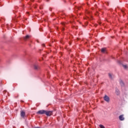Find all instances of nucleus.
I'll list each match as a JSON object with an SVG mask.
<instances>
[{
    "label": "nucleus",
    "mask_w": 128,
    "mask_h": 128,
    "mask_svg": "<svg viewBox=\"0 0 128 128\" xmlns=\"http://www.w3.org/2000/svg\"><path fill=\"white\" fill-rule=\"evenodd\" d=\"M38 114H46L48 116H50L52 114V111L46 112L45 110H40L36 112Z\"/></svg>",
    "instance_id": "1"
},
{
    "label": "nucleus",
    "mask_w": 128,
    "mask_h": 128,
    "mask_svg": "<svg viewBox=\"0 0 128 128\" xmlns=\"http://www.w3.org/2000/svg\"><path fill=\"white\" fill-rule=\"evenodd\" d=\"M103 98L105 102H110V97L108 96V95L106 94L104 95V96L103 97Z\"/></svg>",
    "instance_id": "2"
},
{
    "label": "nucleus",
    "mask_w": 128,
    "mask_h": 128,
    "mask_svg": "<svg viewBox=\"0 0 128 128\" xmlns=\"http://www.w3.org/2000/svg\"><path fill=\"white\" fill-rule=\"evenodd\" d=\"M118 64H122V66H123V68H124L125 70H126V68H128V65H126V64H125V65H124V64H122V61H120V60H118Z\"/></svg>",
    "instance_id": "3"
},
{
    "label": "nucleus",
    "mask_w": 128,
    "mask_h": 128,
    "mask_svg": "<svg viewBox=\"0 0 128 128\" xmlns=\"http://www.w3.org/2000/svg\"><path fill=\"white\" fill-rule=\"evenodd\" d=\"M116 96H120V90L118 88H116Z\"/></svg>",
    "instance_id": "4"
},
{
    "label": "nucleus",
    "mask_w": 128,
    "mask_h": 128,
    "mask_svg": "<svg viewBox=\"0 0 128 128\" xmlns=\"http://www.w3.org/2000/svg\"><path fill=\"white\" fill-rule=\"evenodd\" d=\"M120 84L121 86H124V81H122V80H120Z\"/></svg>",
    "instance_id": "5"
},
{
    "label": "nucleus",
    "mask_w": 128,
    "mask_h": 128,
    "mask_svg": "<svg viewBox=\"0 0 128 128\" xmlns=\"http://www.w3.org/2000/svg\"><path fill=\"white\" fill-rule=\"evenodd\" d=\"M108 75L110 80H114V76H112V74L111 73H108Z\"/></svg>",
    "instance_id": "6"
},
{
    "label": "nucleus",
    "mask_w": 128,
    "mask_h": 128,
    "mask_svg": "<svg viewBox=\"0 0 128 128\" xmlns=\"http://www.w3.org/2000/svg\"><path fill=\"white\" fill-rule=\"evenodd\" d=\"M20 116L22 118H24V116H26V112H24V111H22L20 113Z\"/></svg>",
    "instance_id": "7"
},
{
    "label": "nucleus",
    "mask_w": 128,
    "mask_h": 128,
    "mask_svg": "<svg viewBox=\"0 0 128 128\" xmlns=\"http://www.w3.org/2000/svg\"><path fill=\"white\" fill-rule=\"evenodd\" d=\"M119 119L120 120H124V115H120L119 116Z\"/></svg>",
    "instance_id": "8"
},
{
    "label": "nucleus",
    "mask_w": 128,
    "mask_h": 128,
    "mask_svg": "<svg viewBox=\"0 0 128 128\" xmlns=\"http://www.w3.org/2000/svg\"><path fill=\"white\" fill-rule=\"evenodd\" d=\"M28 38H30V36H28V35H27L24 38V40H28Z\"/></svg>",
    "instance_id": "9"
},
{
    "label": "nucleus",
    "mask_w": 128,
    "mask_h": 128,
    "mask_svg": "<svg viewBox=\"0 0 128 128\" xmlns=\"http://www.w3.org/2000/svg\"><path fill=\"white\" fill-rule=\"evenodd\" d=\"M34 70H38V68H40V66L34 65Z\"/></svg>",
    "instance_id": "10"
},
{
    "label": "nucleus",
    "mask_w": 128,
    "mask_h": 128,
    "mask_svg": "<svg viewBox=\"0 0 128 128\" xmlns=\"http://www.w3.org/2000/svg\"><path fill=\"white\" fill-rule=\"evenodd\" d=\"M102 52H106V48H102L101 50Z\"/></svg>",
    "instance_id": "11"
},
{
    "label": "nucleus",
    "mask_w": 128,
    "mask_h": 128,
    "mask_svg": "<svg viewBox=\"0 0 128 128\" xmlns=\"http://www.w3.org/2000/svg\"><path fill=\"white\" fill-rule=\"evenodd\" d=\"M99 126H100V128H106L104 127V125H102V124H100Z\"/></svg>",
    "instance_id": "12"
},
{
    "label": "nucleus",
    "mask_w": 128,
    "mask_h": 128,
    "mask_svg": "<svg viewBox=\"0 0 128 128\" xmlns=\"http://www.w3.org/2000/svg\"><path fill=\"white\" fill-rule=\"evenodd\" d=\"M88 18L89 20H90V18L88 16H86V18H84V20H88Z\"/></svg>",
    "instance_id": "13"
},
{
    "label": "nucleus",
    "mask_w": 128,
    "mask_h": 128,
    "mask_svg": "<svg viewBox=\"0 0 128 128\" xmlns=\"http://www.w3.org/2000/svg\"><path fill=\"white\" fill-rule=\"evenodd\" d=\"M76 8H78V10H80V7H77L76 6Z\"/></svg>",
    "instance_id": "14"
},
{
    "label": "nucleus",
    "mask_w": 128,
    "mask_h": 128,
    "mask_svg": "<svg viewBox=\"0 0 128 128\" xmlns=\"http://www.w3.org/2000/svg\"><path fill=\"white\" fill-rule=\"evenodd\" d=\"M86 14H90V12H88V11H86Z\"/></svg>",
    "instance_id": "15"
},
{
    "label": "nucleus",
    "mask_w": 128,
    "mask_h": 128,
    "mask_svg": "<svg viewBox=\"0 0 128 128\" xmlns=\"http://www.w3.org/2000/svg\"><path fill=\"white\" fill-rule=\"evenodd\" d=\"M62 26H64V22H62Z\"/></svg>",
    "instance_id": "16"
},
{
    "label": "nucleus",
    "mask_w": 128,
    "mask_h": 128,
    "mask_svg": "<svg viewBox=\"0 0 128 128\" xmlns=\"http://www.w3.org/2000/svg\"><path fill=\"white\" fill-rule=\"evenodd\" d=\"M43 46H46V44H42Z\"/></svg>",
    "instance_id": "17"
},
{
    "label": "nucleus",
    "mask_w": 128,
    "mask_h": 128,
    "mask_svg": "<svg viewBox=\"0 0 128 128\" xmlns=\"http://www.w3.org/2000/svg\"><path fill=\"white\" fill-rule=\"evenodd\" d=\"M62 30H64V28H62Z\"/></svg>",
    "instance_id": "18"
},
{
    "label": "nucleus",
    "mask_w": 128,
    "mask_h": 128,
    "mask_svg": "<svg viewBox=\"0 0 128 128\" xmlns=\"http://www.w3.org/2000/svg\"><path fill=\"white\" fill-rule=\"evenodd\" d=\"M106 4L108 5V2H106Z\"/></svg>",
    "instance_id": "19"
},
{
    "label": "nucleus",
    "mask_w": 128,
    "mask_h": 128,
    "mask_svg": "<svg viewBox=\"0 0 128 128\" xmlns=\"http://www.w3.org/2000/svg\"><path fill=\"white\" fill-rule=\"evenodd\" d=\"M34 128H40V127H35Z\"/></svg>",
    "instance_id": "20"
},
{
    "label": "nucleus",
    "mask_w": 128,
    "mask_h": 128,
    "mask_svg": "<svg viewBox=\"0 0 128 128\" xmlns=\"http://www.w3.org/2000/svg\"><path fill=\"white\" fill-rule=\"evenodd\" d=\"M88 24V22H86V26H87V24Z\"/></svg>",
    "instance_id": "21"
},
{
    "label": "nucleus",
    "mask_w": 128,
    "mask_h": 128,
    "mask_svg": "<svg viewBox=\"0 0 128 128\" xmlns=\"http://www.w3.org/2000/svg\"><path fill=\"white\" fill-rule=\"evenodd\" d=\"M102 24V22H99V24Z\"/></svg>",
    "instance_id": "22"
},
{
    "label": "nucleus",
    "mask_w": 128,
    "mask_h": 128,
    "mask_svg": "<svg viewBox=\"0 0 128 128\" xmlns=\"http://www.w3.org/2000/svg\"><path fill=\"white\" fill-rule=\"evenodd\" d=\"M90 16V18H92V16Z\"/></svg>",
    "instance_id": "23"
},
{
    "label": "nucleus",
    "mask_w": 128,
    "mask_h": 128,
    "mask_svg": "<svg viewBox=\"0 0 128 128\" xmlns=\"http://www.w3.org/2000/svg\"><path fill=\"white\" fill-rule=\"evenodd\" d=\"M6 92V90H4V92Z\"/></svg>",
    "instance_id": "24"
},
{
    "label": "nucleus",
    "mask_w": 128,
    "mask_h": 128,
    "mask_svg": "<svg viewBox=\"0 0 128 128\" xmlns=\"http://www.w3.org/2000/svg\"><path fill=\"white\" fill-rule=\"evenodd\" d=\"M31 0V2H34V0Z\"/></svg>",
    "instance_id": "25"
},
{
    "label": "nucleus",
    "mask_w": 128,
    "mask_h": 128,
    "mask_svg": "<svg viewBox=\"0 0 128 128\" xmlns=\"http://www.w3.org/2000/svg\"><path fill=\"white\" fill-rule=\"evenodd\" d=\"M40 10H42V8H40Z\"/></svg>",
    "instance_id": "26"
},
{
    "label": "nucleus",
    "mask_w": 128,
    "mask_h": 128,
    "mask_svg": "<svg viewBox=\"0 0 128 128\" xmlns=\"http://www.w3.org/2000/svg\"><path fill=\"white\" fill-rule=\"evenodd\" d=\"M72 43L70 42V44H71Z\"/></svg>",
    "instance_id": "27"
},
{
    "label": "nucleus",
    "mask_w": 128,
    "mask_h": 128,
    "mask_svg": "<svg viewBox=\"0 0 128 128\" xmlns=\"http://www.w3.org/2000/svg\"><path fill=\"white\" fill-rule=\"evenodd\" d=\"M49 1V0H47V2H48Z\"/></svg>",
    "instance_id": "28"
},
{
    "label": "nucleus",
    "mask_w": 128,
    "mask_h": 128,
    "mask_svg": "<svg viewBox=\"0 0 128 128\" xmlns=\"http://www.w3.org/2000/svg\"><path fill=\"white\" fill-rule=\"evenodd\" d=\"M98 25H95L96 26Z\"/></svg>",
    "instance_id": "29"
},
{
    "label": "nucleus",
    "mask_w": 128,
    "mask_h": 128,
    "mask_svg": "<svg viewBox=\"0 0 128 128\" xmlns=\"http://www.w3.org/2000/svg\"><path fill=\"white\" fill-rule=\"evenodd\" d=\"M27 14H28V12H27Z\"/></svg>",
    "instance_id": "30"
},
{
    "label": "nucleus",
    "mask_w": 128,
    "mask_h": 128,
    "mask_svg": "<svg viewBox=\"0 0 128 128\" xmlns=\"http://www.w3.org/2000/svg\"><path fill=\"white\" fill-rule=\"evenodd\" d=\"M36 7H34V8H36Z\"/></svg>",
    "instance_id": "31"
},
{
    "label": "nucleus",
    "mask_w": 128,
    "mask_h": 128,
    "mask_svg": "<svg viewBox=\"0 0 128 128\" xmlns=\"http://www.w3.org/2000/svg\"><path fill=\"white\" fill-rule=\"evenodd\" d=\"M78 40V38H77Z\"/></svg>",
    "instance_id": "32"
}]
</instances>
